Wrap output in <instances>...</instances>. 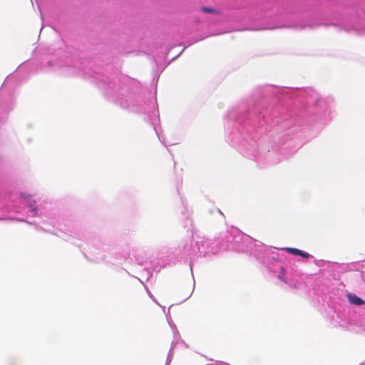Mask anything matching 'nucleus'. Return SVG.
<instances>
[{"label": "nucleus", "instance_id": "f257e3e1", "mask_svg": "<svg viewBox=\"0 0 365 365\" xmlns=\"http://www.w3.org/2000/svg\"><path fill=\"white\" fill-rule=\"evenodd\" d=\"M348 299L349 302L352 304L362 305L365 304V302L364 300H362L360 297H357L355 294H349Z\"/></svg>", "mask_w": 365, "mask_h": 365}, {"label": "nucleus", "instance_id": "f03ea898", "mask_svg": "<svg viewBox=\"0 0 365 365\" xmlns=\"http://www.w3.org/2000/svg\"><path fill=\"white\" fill-rule=\"evenodd\" d=\"M285 250L289 253L294 255H299L300 254V250L297 248H292V247H287L285 248Z\"/></svg>", "mask_w": 365, "mask_h": 365}, {"label": "nucleus", "instance_id": "7ed1b4c3", "mask_svg": "<svg viewBox=\"0 0 365 365\" xmlns=\"http://www.w3.org/2000/svg\"><path fill=\"white\" fill-rule=\"evenodd\" d=\"M202 11L208 14H217V12L212 7H203L202 8Z\"/></svg>", "mask_w": 365, "mask_h": 365}, {"label": "nucleus", "instance_id": "20e7f679", "mask_svg": "<svg viewBox=\"0 0 365 365\" xmlns=\"http://www.w3.org/2000/svg\"><path fill=\"white\" fill-rule=\"evenodd\" d=\"M299 255H300L301 257H302L303 258H305V259H308L310 257V255L309 253L304 252L302 250H300V254H299Z\"/></svg>", "mask_w": 365, "mask_h": 365}]
</instances>
